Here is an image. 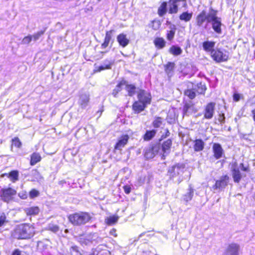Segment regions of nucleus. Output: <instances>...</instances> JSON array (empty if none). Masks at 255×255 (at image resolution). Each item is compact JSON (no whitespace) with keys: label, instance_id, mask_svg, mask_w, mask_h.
I'll list each match as a JSON object with an SVG mask.
<instances>
[{"label":"nucleus","instance_id":"obj_1","mask_svg":"<svg viewBox=\"0 0 255 255\" xmlns=\"http://www.w3.org/2000/svg\"><path fill=\"white\" fill-rule=\"evenodd\" d=\"M34 234V228L28 224L18 226L12 233L13 238L17 239H28Z\"/></svg>","mask_w":255,"mask_h":255},{"label":"nucleus","instance_id":"obj_2","mask_svg":"<svg viewBox=\"0 0 255 255\" xmlns=\"http://www.w3.org/2000/svg\"><path fill=\"white\" fill-rule=\"evenodd\" d=\"M69 222L74 226L84 225L91 219L90 215L86 212H79L70 214L68 217Z\"/></svg>","mask_w":255,"mask_h":255},{"label":"nucleus","instance_id":"obj_3","mask_svg":"<svg viewBox=\"0 0 255 255\" xmlns=\"http://www.w3.org/2000/svg\"><path fill=\"white\" fill-rule=\"evenodd\" d=\"M208 22H212V28L216 33H221V18L217 16V11L212 8H210V14L208 18Z\"/></svg>","mask_w":255,"mask_h":255},{"label":"nucleus","instance_id":"obj_4","mask_svg":"<svg viewBox=\"0 0 255 255\" xmlns=\"http://www.w3.org/2000/svg\"><path fill=\"white\" fill-rule=\"evenodd\" d=\"M97 233H90L80 238V242L82 245H89L96 244L101 241Z\"/></svg>","mask_w":255,"mask_h":255},{"label":"nucleus","instance_id":"obj_5","mask_svg":"<svg viewBox=\"0 0 255 255\" xmlns=\"http://www.w3.org/2000/svg\"><path fill=\"white\" fill-rule=\"evenodd\" d=\"M211 55L213 59L218 62L226 61L229 57L227 52H223L218 49L212 51Z\"/></svg>","mask_w":255,"mask_h":255},{"label":"nucleus","instance_id":"obj_6","mask_svg":"<svg viewBox=\"0 0 255 255\" xmlns=\"http://www.w3.org/2000/svg\"><path fill=\"white\" fill-rule=\"evenodd\" d=\"M16 193V190L11 188L2 189L1 190V197L4 202H8L12 199V197Z\"/></svg>","mask_w":255,"mask_h":255},{"label":"nucleus","instance_id":"obj_7","mask_svg":"<svg viewBox=\"0 0 255 255\" xmlns=\"http://www.w3.org/2000/svg\"><path fill=\"white\" fill-rule=\"evenodd\" d=\"M138 100L146 106L150 104L151 96L150 94L144 90H140L137 93Z\"/></svg>","mask_w":255,"mask_h":255},{"label":"nucleus","instance_id":"obj_8","mask_svg":"<svg viewBox=\"0 0 255 255\" xmlns=\"http://www.w3.org/2000/svg\"><path fill=\"white\" fill-rule=\"evenodd\" d=\"M210 14V9L208 12H206L205 10H203L199 13L196 17V23L198 26H202L203 23L207 20L208 22V18Z\"/></svg>","mask_w":255,"mask_h":255},{"label":"nucleus","instance_id":"obj_9","mask_svg":"<svg viewBox=\"0 0 255 255\" xmlns=\"http://www.w3.org/2000/svg\"><path fill=\"white\" fill-rule=\"evenodd\" d=\"M215 104L214 103H210L205 107L204 111V118L207 119L212 118L214 114Z\"/></svg>","mask_w":255,"mask_h":255},{"label":"nucleus","instance_id":"obj_10","mask_svg":"<svg viewBox=\"0 0 255 255\" xmlns=\"http://www.w3.org/2000/svg\"><path fill=\"white\" fill-rule=\"evenodd\" d=\"M229 177L227 175L222 176L219 180L216 181L214 188L215 189H222L224 188L228 184Z\"/></svg>","mask_w":255,"mask_h":255},{"label":"nucleus","instance_id":"obj_11","mask_svg":"<svg viewBox=\"0 0 255 255\" xmlns=\"http://www.w3.org/2000/svg\"><path fill=\"white\" fill-rule=\"evenodd\" d=\"M240 246L236 244H231L227 247L225 255H239Z\"/></svg>","mask_w":255,"mask_h":255},{"label":"nucleus","instance_id":"obj_12","mask_svg":"<svg viewBox=\"0 0 255 255\" xmlns=\"http://www.w3.org/2000/svg\"><path fill=\"white\" fill-rule=\"evenodd\" d=\"M129 136L127 134H125L121 136L118 140V141L115 145V149L121 150L127 143Z\"/></svg>","mask_w":255,"mask_h":255},{"label":"nucleus","instance_id":"obj_13","mask_svg":"<svg viewBox=\"0 0 255 255\" xmlns=\"http://www.w3.org/2000/svg\"><path fill=\"white\" fill-rule=\"evenodd\" d=\"M159 146L154 145L147 148L145 153V157L148 159H151L158 153L159 150Z\"/></svg>","mask_w":255,"mask_h":255},{"label":"nucleus","instance_id":"obj_14","mask_svg":"<svg viewBox=\"0 0 255 255\" xmlns=\"http://www.w3.org/2000/svg\"><path fill=\"white\" fill-rule=\"evenodd\" d=\"M147 106L139 101H135L132 105V109L135 113H139L143 111Z\"/></svg>","mask_w":255,"mask_h":255},{"label":"nucleus","instance_id":"obj_15","mask_svg":"<svg viewBox=\"0 0 255 255\" xmlns=\"http://www.w3.org/2000/svg\"><path fill=\"white\" fill-rule=\"evenodd\" d=\"M117 41L120 45L123 47L127 46L129 42V40L127 37V35L124 33H121L118 35Z\"/></svg>","mask_w":255,"mask_h":255},{"label":"nucleus","instance_id":"obj_16","mask_svg":"<svg viewBox=\"0 0 255 255\" xmlns=\"http://www.w3.org/2000/svg\"><path fill=\"white\" fill-rule=\"evenodd\" d=\"M214 156L216 159H219L222 157L223 153V149L218 143H214L213 146Z\"/></svg>","mask_w":255,"mask_h":255},{"label":"nucleus","instance_id":"obj_17","mask_svg":"<svg viewBox=\"0 0 255 255\" xmlns=\"http://www.w3.org/2000/svg\"><path fill=\"white\" fill-rule=\"evenodd\" d=\"M215 45V42L213 41H207L203 43L204 50L206 52H210L211 55L212 54V52L215 50V49H214Z\"/></svg>","mask_w":255,"mask_h":255},{"label":"nucleus","instance_id":"obj_18","mask_svg":"<svg viewBox=\"0 0 255 255\" xmlns=\"http://www.w3.org/2000/svg\"><path fill=\"white\" fill-rule=\"evenodd\" d=\"M24 211L27 215L35 216L39 213L40 209L37 206H33L26 208L24 209Z\"/></svg>","mask_w":255,"mask_h":255},{"label":"nucleus","instance_id":"obj_19","mask_svg":"<svg viewBox=\"0 0 255 255\" xmlns=\"http://www.w3.org/2000/svg\"><path fill=\"white\" fill-rule=\"evenodd\" d=\"M89 102V96L88 94H82L80 96L79 103L83 108H86Z\"/></svg>","mask_w":255,"mask_h":255},{"label":"nucleus","instance_id":"obj_20","mask_svg":"<svg viewBox=\"0 0 255 255\" xmlns=\"http://www.w3.org/2000/svg\"><path fill=\"white\" fill-rule=\"evenodd\" d=\"M171 144L172 141L169 139L163 142L162 145V149L163 152V156H164L165 154H167L169 152Z\"/></svg>","mask_w":255,"mask_h":255},{"label":"nucleus","instance_id":"obj_21","mask_svg":"<svg viewBox=\"0 0 255 255\" xmlns=\"http://www.w3.org/2000/svg\"><path fill=\"white\" fill-rule=\"evenodd\" d=\"M184 169V167L181 164H177L173 166L171 169L169 170L171 173H173V176L178 175L181 173L183 172V170Z\"/></svg>","mask_w":255,"mask_h":255},{"label":"nucleus","instance_id":"obj_22","mask_svg":"<svg viewBox=\"0 0 255 255\" xmlns=\"http://www.w3.org/2000/svg\"><path fill=\"white\" fill-rule=\"evenodd\" d=\"M153 42L158 49H162L165 46V41L163 38L157 37L155 38Z\"/></svg>","mask_w":255,"mask_h":255},{"label":"nucleus","instance_id":"obj_23","mask_svg":"<svg viewBox=\"0 0 255 255\" xmlns=\"http://www.w3.org/2000/svg\"><path fill=\"white\" fill-rule=\"evenodd\" d=\"M113 31V30H111L106 32L104 42L101 45L102 48H105L109 45V44L112 38V34Z\"/></svg>","mask_w":255,"mask_h":255},{"label":"nucleus","instance_id":"obj_24","mask_svg":"<svg viewBox=\"0 0 255 255\" xmlns=\"http://www.w3.org/2000/svg\"><path fill=\"white\" fill-rule=\"evenodd\" d=\"M41 159V157L39 153L34 152L31 155L30 165H34Z\"/></svg>","mask_w":255,"mask_h":255},{"label":"nucleus","instance_id":"obj_25","mask_svg":"<svg viewBox=\"0 0 255 255\" xmlns=\"http://www.w3.org/2000/svg\"><path fill=\"white\" fill-rule=\"evenodd\" d=\"M119 216L117 215H113L105 219V222L108 225H112L116 224L118 220Z\"/></svg>","mask_w":255,"mask_h":255},{"label":"nucleus","instance_id":"obj_26","mask_svg":"<svg viewBox=\"0 0 255 255\" xmlns=\"http://www.w3.org/2000/svg\"><path fill=\"white\" fill-rule=\"evenodd\" d=\"M204 143L201 139H197L194 142V149L196 151H200L203 149Z\"/></svg>","mask_w":255,"mask_h":255},{"label":"nucleus","instance_id":"obj_27","mask_svg":"<svg viewBox=\"0 0 255 255\" xmlns=\"http://www.w3.org/2000/svg\"><path fill=\"white\" fill-rule=\"evenodd\" d=\"M126 91L128 92V96H132L135 92V87L134 85L132 84H128L126 82V84L125 85Z\"/></svg>","mask_w":255,"mask_h":255},{"label":"nucleus","instance_id":"obj_28","mask_svg":"<svg viewBox=\"0 0 255 255\" xmlns=\"http://www.w3.org/2000/svg\"><path fill=\"white\" fill-rule=\"evenodd\" d=\"M232 175L235 182H239L241 178L240 172L238 168H234L232 170Z\"/></svg>","mask_w":255,"mask_h":255},{"label":"nucleus","instance_id":"obj_29","mask_svg":"<svg viewBox=\"0 0 255 255\" xmlns=\"http://www.w3.org/2000/svg\"><path fill=\"white\" fill-rule=\"evenodd\" d=\"M192 15V12L188 13L187 12H184L180 15L179 18L181 20L188 22L191 19Z\"/></svg>","mask_w":255,"mask_h":255},{"label":"nucleus","instance_id":"obj_30","mask_svg":"<svg viewBox=\"0 0 255 255\" xmlns=\"http://www.w3.org/2000/svg\"><path fill=\"white\" fill-rule=\"evenodd\" d=\"M156 131L155 130H151L147 131L143 136L144 140L148 141L151 139L155 135Z\"/></svg>","mask_w":255,"mask_h":255},{"label":"nucleus","instance_id":"obj_31","mask_svg":"<svg viewBox=\"0 0 255 255\" xmlns=\"http://www.w3.org/2000/svg\"><path fill=\"white\" fill-rule=\"evenodd\" d=\"M182 49L178 46H172L169 49V52L174 55H179L181 54Z\"/></svg>","mask_w":255,"mask_h":255},{"label":"nucleus","instance_id":"obj_32","mask_svg":"<svg viewBox=\"0 0 255 255\" xmlns=\"http://www.w3.org/2000/svg\"><path fill=\"white\" fill-rule=\"evenodd\" d=\"M178 11V4L176 2H173L169 1V12L170 13H176Z\"/></svg>","mask_w":255,"mask_h":255},{"label":"nucleus","instance_id":"obj_33","mask_svg":"<svg viewBox=\"0 0 255 255\" xmlns=\"http://www.w3.org/2000/svg\"><path fill=\"white\" fill-rule=\"evenodd\" d=\"M126 84V81L123 80L121 81L120 83L118 84V85L116 86V88L114 90L113 92V94L115 97L116 96L118 92L122 90V87L125 86Z\"/></svg>","mask_w":255,"mask_h":255},{"label":"nucleus","instance_id":"obj_34","mask_svg":"<svg viewBox=\"0 0 255 255\" xmlns=\"http://www.w3.org/2000/svg\"><path fill=\"white\" fill-rule=\"evenodd\" d=\"M166 12V3L161 4L158 10V13L160 16H163Z\"/></svg>","mask_w":255,"mask_h":255},{"label":"nucleus","instance_id":"obj_35","mask_svg":"<svg viewBox=\"0 0 255 255\" xmlns=\"http://www.w3.org/2000/svg\"><path fill=\"white\" fill-rule=\"evenodd\" d=\"M193 195V190L191 189H189L188 192L184 195L183 199L186 202H188L191 200Z\"/></svg>","mask_w":255,"mask_h":255},{"label":"nucleus","instance_id":"obj_36","mask_svg":"<svg viewBox=\"0 0 255 255\" xmlns=\"http://www.w3.org/2000/svg\"><path fill=\"white\" fill-rule=\"evenodd\" d=\"M8 177L14 182L18 180V172L17 171H12L9 173Z\"/></svg>","mask_w":255,"mask_h":255},{"label":"nucleus","instance_id":"obj_37","mask_svg":"<svg viewBox=\"0 0 255 255\" xmlns=\"http://www.w3.org/2000/svg\"><path fill=\"white\" fill-rule=\"evenodd\" d=\"M206 90V88L204 83H200L197 85V92L199 94H204Z\"/></svg>","mask_w":255,"mask_h":255},{"label":"nucleus","instance_id":"obj_38","mask_svg":"<svg viewBox=\"0 0 255 255\" xmlns=\"http://www.w3.org/2000/svg\"><path fill=\"white\" fill-rule=\"evenodd\" d=\"M12 145L17 148H20L22 145L21 142L18 137H14L12 139Z\"/></svg>","mask_w":255,"mask_h":255},{"label":"nucleus","instance_id":"obj_39","mask_svg":"<svg viewBox=\"0 0 255 255\" xmlns=\"http://www.w3.org/2000/svg\"><path fill=\"white\" fill-rule=\"evenodd\" d=\"M47 229L54 233H56L59 231V227L56 225L50 224L47 227Z\"/></svg>","mask_w":255,"mask_h":255},{"label":"nucleus","instance_id":"obj_40","mask_svg":"<svg viewBox=\"0 0 255 255\" xmlns=\"http://www.w3.org/2000/svg\"><path fill=\"white\" fill-rule=\"evenodd\" d=\"M111 65H112V63H109L108 64H104L101 66H100L97 68V71L100 72V71L105 70V69H110Z\"/></svg>","mask_w":255,"mask_h":255},{"label":"nucleus","instance_id":"obj_41","mask_svg":"<svg viewBox=\"0 0 255 255\" xmlns=\"http://www.w3.org/2000/svg\"><path fill=\"white\" fill-rule=\"evenodd\" d=\"M185 94L190 99H193L196 96L195 93L192 90H188L185 92Z\"/></svg>","mask_w":255,"mask_h":255},{"label":"nucleus","instance_id":"obj_42","mask_svg":"<svg viewBox=\"0 0 255 255\" xmlns=\"http://www.w3.org/2000/svg\"><path fill=\"white\" fill-rule=\"evenodd\" d=\"M162 124V119L161 118H156L153 122V125L155 128L159 127Z\"/></svg>","mask_w":255,"mask_h":255},{"label":"nucleus","instance_id":"obj_43","mask_svg":"<svg viewBox=\"0 0 255 255\" xmlns=\"http://www.w3.org/2000/svg\"><path fill=\"white\" fill-rule=\"evenodd\" d=\"M160 25L161 23L159 21L153 20L152 22L151 26L154 30H157L159 28Z\"/></svg>","mask_w":255,"mask_h":255},{"label":"nucleus","instance_id":"obj_44","mask_svg":"<svg viewBox=\"0 0 255 255\" xmlns=\"http://www.w3.org/2000/svg\"><path fill=\"white\" fill-rule=\"evenodd\" d=\"M32 40V36L28 35L24 37V38L22 40V44H29Z\"/></svg>","mask_w":255,"mask_h":255},{"label":"nucleus","instance_id":"obj_45","mask_svg":"<svg viewBox=\"0 0 255 255\" xmlns=\"http://www.w3.org/2000/svg\"><path fill=\"white\" fill-rule=\"evenodd\" d=\"M44 32L42 31H38L37 33H35L32 36V39H33L34 41H36L38 40L39 37L43 35Z\"/></svg>","mask_w":255,"mask_h":255},{"label":"nucleus","instance_id":"obj_46","mask_svg":"<svg viewBox=\"0 0 255 255\" xmlns=\"http://www.w3.org/2000/svg\"><path fill=\"white\" fill-rule=\"evenodd\" d=\"M39 194V192L35 189H32L29 192V196L31 198H34L36 197H37Z\"/></svg>","mask_w":255,"mask_h":255},{"label":"nucleus","instance_id":"obj_47","mask_svg":"<svg viewBox=\"0 0 255 255\" xmlns=\"http://www.w3.org/2000/svg\"><path fill=\"white\" fill-rule=\"evenodd\" d=\"M174 67V64L173 63H168L165 66V71L169 73L173 70Z\"/></svg>","mask_w":255,"mask_h":255},{"label":"nucleus","instance_id":"obj_48","mask_svg":"<svg viewBox=\"0 0 255 255\" xmlns=\"http://www.w3.org/2000/svg\"><path fill=\"white\" fill-rule=\"evenodd\" d=\"M175 31V30H171L168 31L167 34V39L168 40H171L174 38Z\"/></svg>","mask_w":255,"mask_h":255},{"label":"nucleus","instance_id":"obj_49","mask_svg":"<svg viewBox=\"0 0 255 255\" xmlns=\"http://www.w3.org/2000/svg\"><path fill=\"white\" fill-rule=\"evenodd\" d=\"M6 222V216L4 214H2L0 216V227L2 226Z\"/></svg>","mask_w":255,"mask_h":255},{"label":"nucleus","instance_id":"obj_50","mask_svg":"<svg viewBox=\"0 0 255 255\" xmlns=\"http://www.w3.org/2000/svg\"><path fill=\"white\" fill-rule=\"evenodd\" d=\"M18 196L22 199H25L27 197V194L25 191H21L18 193Z\"/></svg>","mask_w":255,"mask_h":255},{"label":"nucleus","instance_id":"obj_51","mask_svg":"<svg viewBox=\"0 0 255 255\" xmlns=\"http://www.w3.org/2000/svg\"><path fill=\"white\" fill-rule=\"evenodd\" d=\"M124 190L126 194H129L131 191V187L129 185H125L124 186Z\"/></svg>","mask_w":255,"mask_h":255},{"label":"nucleus","instance_id":"obj_52","mask_svg":"<svg viewBox=\"0 0 255 255\" xmlns=\"http://www.w3.org/2000/svg\"><path fill=\"white\" fill-rule=\"evenodd\" d=\"M241 98V95L239 94H234L233 95V100L235 102H238Z\"/></svg>","mask_w":255,"mask_h":255},{"label":"nucleus","instance_id":"obj_53","mask_svg":"<svg viewBox=\"0 0 255 255\" xmlns=\"http://www.w3.org/2000/svg\"><path fill=\"white\" fill-rule=\"evenodd\" d=\"M171 1H172L173 2H176L177 4L179 2H182L184 6L186 4V0H171Z\"/></svg>","mask_w":255,"mask_h":255},{"label":"nucleus","instance_id":"obj_54","mask_svg":"<svg viewBox=\"0 0 255 255\" xmlns=\"http://www.w3.org/2000/svg\"><path fill=\"white\" fill-rule=\"evenodd\" d=\"M240 167H241V169L243 171H247L248 170V167H245L244 166V164L243 163H241L240 164Z\"/></svg>","mask_w":255,"mask_h":255},{"label":"nucleus","instance_id":"obj_55","mask_svg":"<svg viewBox=\"0 0 255 255\" xmlns=\"http://www.w3.org/2000/svg\"><path fill=\"white\" fill-rule=\"evenodd\" d=\"M116 231L115 229H113L110 231V234L113 235L115 237H116L117 235L116 234Z\"/></svg>","mask_w":255,"mask_h":255},{"label":"nucleus","instance_id":"obj_56","mask_svg":"<svg viewBox=\"0 0 255 255\" xmlns=\"http://www.w3.org/2000/svg\"><path fill=\"white\" fill-rule=\"evenodd\" d=\"M224 115H220V117L219 118V121L220 122H223L224 120Z\"/></svg>","mask_w":255,"mask_h":255},{"label":"nucleus","instance_id":"obj_57","mask_svg":"<svg viewBox=\"0 0 255 255\" xmlns=\"http://www.w3.org/2000/svg\"><path fill=\"white\" fill-rule=\"evenodd\" d=\"M12 255H20V253L18 250H15L13 252Z\"/></svg>","mask_w":255,"mask_h":255},{"label":"nucleus","instance_id":"obj_58","mask_svg":"<svg viewBox=\"0 0 255 255\" xmlns=\"http://www.w3.org/2000/svg\"><path fill=\"white\" fill-rule=\"evenodd\" d=\"M252 114L253 115V119L255 122V109L252 111Z\"/></svg>","mask_w":255,"mask_h":255},{"label":"nucleus","instance_id":"obj_59","mask_svg":"<svg viewBox=\"0 0 255 255\" xmlns=\"http://www.w3.org/2000/svg\"><path fill=\"white\" fill-rule=\"evenodd\" d=\"M101 0H98V1H100Z\"/></svg>","mask_w":255,"mask_h":255},{"label":"nucleus","instance_id":"obj_60","mask_svg":"<svg viewBox=\"0 0 255 255\" xmlns=\"http://www.w3.org/2000/svg\"><path fill=\"white\" fill-rule=\"evenodd\" d=\"M254 215H255V211L254 212Z\"/></svg>","mask_w":255,"mask_h":255}]
</instances>
